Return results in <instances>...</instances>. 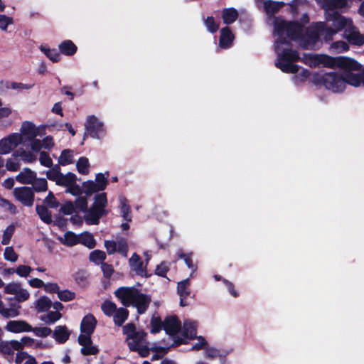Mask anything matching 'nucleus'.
Segmentation results:
<instances>
[{
    "instance_id": "obj_1",
    "label": "nucleus",
    "mask_w": 364,
    "mask_h": 364,
    "mask_svg": "<svg viewBox=\"0 0 364 364\" xmlns=\"http://www.w3.org/2000/svg\"><path fill=\"white\" fill-rule=\"evenodd\" d=\"M114 294L120 300L123 306L135 307L139 314H144L151 302L149 295L141 293L134 287H119L114 291Z\"/></svg>"
},
{
    "instance_id": "obj_2",
    "label": "nucleus",
    "mask_w": 364,
    "mask_h": 364,
    "mask_svg": "<svg viewBox=\"0 0 364 364\" xmlns=\"http://www.w3.org/2000/svg\"><path fill=\"white\" fill-rule=\"evenodd\" d=\"M343 75L335 72L326 73L323 75L315 74L312 82L316 85H323L326 89L333 92H342L346 87V84L350 85L348 75Z\"/></svg>"
},
{
    "instance_id": "obj_3",
    "label": "nucleus",
    "mask_w": 364,
    "mask_h": 364,
    "mask_svg": "<svg viewBox=\"0 0 364 364\" xmlns=\"http://www.w3.org/2000/svg\"><path fill=\"white\" fill-rule=\"evenodd\" d=\"M107 205V193L105 192L96 194L94 198V203L87 208V214L85 215V220L87 225H98L100 218L108 214L106 210Z\"/></svg>"
},
{
    "instance_id": "obj_4",
    "label": "nucleus",
    "mask_w": 364,
    "mask_h": 364,
    "mask_svg": "<svg viewBox=\"0 0 364 364\" xmlns=\"http://www.w3.org/2000/svg\"><path fill=\"white\" fill-rule=\"evenodd\" d=\"M299 59L300 57L297 50L286 48L281 53H278V59L275 63V66L283 73L295 74L299 71V67L293 63L299 61Z\"/></svg>"
},
{
    "instance_id": "obj_5",
    "label": "nucleus",
    "mask_w": 364,
    "mask_h": 364,
    "mask_svg": "<svg viewBox=\"0 0 364 364\" xmlns=\"http://www.w3.org/2000/svg\"><path fill=\"white\" fill-rule=\"evenodd\" d=\"M303 27L296 21H287L285 20H276L274 30L277 35L286 33L291 40H296L301 36Z\"/></svg>"
},
{
    "instance_id": "obj_6",
    "label": "nucleus",
    "mask_w": 364,
    "mask_h": 364,
    "mask_svg": "<svg viewBox=\"0 0 364 364\" xmlns=\"http://www.w3.org/2000/svg\"><path fill=\"white\" fill-rule=\"evenodd\" d=\"M84 138L89 135L94 139H101L105 135L104 124L95 115L88 116L85 124Z\"/></svg>"
},
{
    "instance_id": "obj_7",
    "label": "nucleus",
    "mask_w": 364,
    "mask_h": 364,
    "mask_svg": "<svg viewBox=\"0 0 364 364\" xmlns=\"http://www.w3.org/2000/svg\"><path fill=\"white\" fill-rule=\"evenodd\" d=\"M14 196L16 200L23 206H33L35 200V194L33 188L29 186L16 187L14 189Z\"/></svg>"
},
{
    "instance_id": "obj_8",
    "label": "nucleus",
    "mask_w": 364,
    "mask_h": 364,
    "mask_svg": "<svg viewBox=\"0 0 364 364\" xmlns=\"http://www.w3.org/2000/svg\"><path fill=\"white\" fill-rule=\"evenodd\" d=\"M23 141L21 134L12 133L0 140V154H9L14 149L17 147Z\"/></svg>"
},
{
    "instance_id": "obj_9",
    "label": "nucleus",
    "mask_w": 364,
    "mask_h": 364,
    "mask_svg": "<svg viewBox=\"0 0 364 364\" xmlns=\"http://www.w3.org/2000/svg\"><path fill=\"white\" fill-rule=\"evenodd\" d=\"M336 68L342 70L341 74L345 75L347 73H353V71L361 70L362 65L353 58L346 56H338Z\"/></svg>"
},
{
    "instance_id": "obj_10",
    "label": "nucleus",
    "mask_w": 364,
    "mask_h": 364,
    "mask_svg": "<svg viewBox=\"0 0 364 364\" xmlns=\"http://www.w3.org/2000/svg\"><path fill=\"white\" fill-rule=\"evenodd\" d=\"M314 65L319 66L322 65L323 67L329 68H336L338 56L333 57L328 55L314 54L309 57Z\"/></svg>"
},
{
    "instance_id": "obj_11",
    "label": "nucleus",
    "mask_w": 364,
    "mask_h": 364,
    "mask_svg": "<svg viewBox=\"0 0 364 364\" xmlns=\"http://www.w3.org/2000/svg\"><path fill=\"white\" fill-rule=\"evenodd\" d=\"M181 328V322L177 316H166L164 319V330L166 333L171 336H176Z\"/></svg>"
},
{
    "instance_id": "obj_12",
    "label": "nucleus",
    "mask_w": 364,
    "mask_h": 364,
    "mask_svg": "<svg viewBox=\"0 0 364 364\" xmlns=\"http://www.w3.org/2000/svg\"><path fill=\"white\" fill-rule=\"evenodd\" d=\"M5 328L6 331L14 333L30 332L33 330V327L26 321L23 320L10 321L7 323Z\"/></svg>"
},
{
    "instance_id": "obj_13",
    "label": "nucleus",
    "mask_w": 364,
    "mask_h": 364,
    "mask_svg": "<svg viewBox=\"0 0 364 364\" xmlns=\"http://www.w3.org/2000/svg\"><path fill=\"white\" fill-rule=\"evenodd\" d=\"M177 293L180 296V306H186L188 305L186 299L191 294L190 280L189 279H183L178 283Z\"/></svg>"
},
{
    "instance_id": "obj_14",
    "label": "nucleus",
    "mask_w": 364,
    "mask_h": 364,
    "mask_svg": "<svg viewBox=\"0 0 364 364\" xmlns=\"http://www.w3.org/2000/svg\"><path fill=\"white\" fill-rule=\"evenodd\" d=\"M344 37L352 46H362L364 45V36L357 29L346 30Z\"/></svg>"
},
{
    "instance_id": "obj_15",
    "label": "nucleus",
    "mask_w": 364,
    "mask_h": 364,
    "mask_svg": "<svg viewBox=\"0 0 364 364\" xmlns=\"http://www.w3.org/2000/svg\"><path fill=\"white\" fill-rule=\"evenodd\" d=\"M234 38L235 36L228 26L223 28L220 31L219 46L223 49L230 48L232 44Z\"/></svg>"
},
{
    "instance_id": "obj_16",
    "label": "nucleus",
    "mask_w": 364,
    "mask_h": 364,
    "mask_svg": "<svg viewBox=\"0 0 364 364\" xmlns=\"http://www.w3.org/2000/svg\"><path fill=\"white\" fill-rule=\"evenodd\" d=\"M97 325V320L95 317L91 314H87L85 316L80 323V331L81 333H93Z\"/></svg>"
},
{
    "instance_id": "obj_17",
    "label": "nucleus",
    "mask_w": 364,
    "mask_h": 364,
    "mask_svg": "<svg viewBox=\"0 0 364 364\" xmlns=\"http://www.w3.org/2000/svg\"><path fill=\"white\" fill-rule=\"evenodd\" d=\"M36 179V173L26 167L16 176V180L22 184H32Z\"/></svg>"
},
{
    "instance_id": "obj_18",
    "label": "nucleus",
    "mask_w": 364,
    "mask_h": 364,
    "mask_svg": "<svg viewBox=\"0 0 364 364\" xmlns=\"http://www.w3.org/2000/svg\"><path fill=\"white\" fill-rule=\"evenodd\" d=\"M21 132V136H26L28 140L33 139L38 134V129L35 124L29 121H25L22 123Z\"/></svg>"
},
{
    "instance_id": "obj_19",
    "label": "nucleus",
    "mask_w": 364,
    "mask_h": 364,
    "mask_svg": "<svg viewBox=\"0 0 364 364\" xmlns=\"http://www.w3.org/2000/svg\"><path fill=\"white\" fill-rule=\"evenodd\" d=\"M70 335V333L65 326H58L53 331V337L58 343L62 344L69 339Z\"/></svg>"
},
{
    "instance_id": "obj_20",
    "label": "nucleus",
    "mask_w": 364,
    "mask_h": 364,
    "mask_svg": "<svg viewBox=\"0 0 364 364\" xmlns=\"http://www.w3.org/2000/svg\"><path fill=\"white\" fill-rule=\"evenodd\" d=\"M58 48L60 53L68 56L75 55L77 50V47L71 40L63 41L58 46Z\"/></svg>"
},
{
    "instance_id": "obj_21",
    "label": "nucleus",
    "mask_w": 364,
    "mask_h": 364,
    "mask_svg": "<svg viewBox=\"0 0 364 364\" xmlns=\"http://www.w3.org/2000/svg\"><path fill=\"white\" fill-rule=\"evenodd\" d=\"M129 264L132 269L136 272L139 275L143 276L145 274L146 269L143 267V262L136 253H134L129 259Z\"/></svg>"
},
{
    "instance_id": "obj_22",
    "label": "nucleus",
    "mask_w": 364,
    "mask_h": 364,
    "mask_svg": "<svg viewBox=\"0 0 364 364\" xmlns=\"http://www.w3.org/2000/svg\"><path fill=\"white\" fill-rule=\"evenodd\" d=\"M147 333L144 331H139V333L134 337L127 341V346L131 351H133L134 348H138L143 346L145 343V338Z\"/></svg>"
},
{
    "instance_id": "obj_23",
    "label": "nucleus",
    "mask_w": 364,
    "mask_h": 364,
    "mask_svg": "<svg viewBox=\"0 0 364 364\" xmlns=\"http://www.w3.org/2000/svg\"><path fill=\"white\" fill-rule=\"evenodd\" d=\"M238 11L233 7L224 9L222 11V18L225 24L234 23L238 18Z\"/></svg>"
},
{
    "instance_id": "obj_24",
    "label": "nucleus",
    "mask_w": 364,
    "mask_h": 364,
    "mask_svg": "<svg viewBox=\"0 0 364 364\" xmlns=\"http://www.w3.org/2000/svg\"><path fill=\"white\" fill-rule=\"evenodd\" d=\"M36 211L40 219L46 224L50 225L53 223L52 212L43 205H36Z\"/></svg>"
},
{
    "instance_id": "obj_25",
    "label": "nucleus",
    "mask_w": 364,
    "mask_h": 364,
    "mask_svg": "<svg viewBox=\"0 0 364 364\" xmlns=\"http://www.w3.org/2000/svg\"><path fill=\"white\" fill-rule=\"evenodd\" d=\"M284 6V3L283 1H273L271 0H268L264 3V11L269 16H272L275 14Z\"/></svg>"
},
{
    "instance_id": "obj_26",
    "label": "nucleus",
    "mask_w": 364,
    "mask_h": 364,
    "mask_svg": "<svg viewBox=\"0 0 364 364\" xmlns=\"http://www.w3.org/2000/svg\"><path fill=\"white\" fill-rule=\"evenodd\" d=\"M129 311L125 308L117 309L114 314L113 315V319L114 324L117 326H121L128 318Z\"/></svg>"
},
{
    "instance_id": "obj_27",
    "label": "nucleus",
    "mask_w": 364,
    "mask_h": 364,
    "mask_svg": "<svg viewBox=\"0 0 364 364\" xmlns=\"http://www.w3.org/2000/svg\"><path fill=\"white\" fill-rule=\"evenodd\" d=\"M79 244H82L89 249H92L96 245V241L92 234L85 232L79 235Z\"/></svg>"
},
{
    "instance_id": "obj_28",
    "label": "nucleus",
    "mask_w": 364,
    "mask_h": 364,
    "mask_svg": "<svg viewBox=\"0 0 364 364\" xmlns=\"http://www.w3.org/2000/svg\"><path fill=\"white\" fill-rule=\"evenodd\" d=\"M347 24L346 18L338 13H334L332 18L331 26L337 30L338 32L342 31Z\"/></svg>"
},
{
    "instance_id": "obj_29",
    "label": "nucleus",
    "mask_w": 364,
    "mask_h": 364,
    "mask_svg": "<svg viewBox=\"0 0 364 364\" xmlns=\"http://www.w3.org/2000/svg\"><path fill=\"white\" fill-rule=\"evenodd\" d=\"M120 212L124 220L132 221L131 208L126 198H120Z\"/></svg>"
},
{
    "instance_id": "obj_30",
    "label": "nucleus",
    "mask_w": 364,
    "mask_h": 364,
    "mask_svg": "<svg viewBox=\"0 0 364 364\" xmlns=\"http://www.w3.org/2000/svg\"><path fill=\"white\" fill-rule=\"evenodd\" d=\"M76 181L77 176L72 172H68L65 175L61 174L60 179L57 181V185L68 188L71 184L75 183Z\"/></svg>"
},
{
    "instance_id": "obj_31",
    "label": "nucleus",
    "mask_w": 364,
    "mask_h": 364,
    "mask_svg": "<svg viewBox=\"0 0 364 364\" xmlns=\"http://www.w3.org/2000/svg\"><path fill=\"white\" fill-rule=\"evenodd\" d=\"M51 306V300L46 296H41L36 301V309L38 311V312H45L48 311Z\"/></svg>"
},
{
    "instance_id": "obj_32",
    "label": "nucleus",
    "mask_w": 364,
    "mask_h": 364,
    "mask_svg": "<svg viewBox=\"0 0 364 364\" xmlns=\"http://www.w3.org/2000/svg\"><path fill=\"white\" fill-rule=\"evenodd\" d=\"M348 77L350 85L359 87L363 85L364 86V68L359 73H349Z\"/></svg>"
},
{
    "instance_id": "obj_33",
    "label": "nucleus",
    "mask_w": 364,
    "mask_h": 364,
    "mask_svg": "<svg viewBox=\"0 0 364 364\" xmlns=\"http://www.w3.org/2000/svg\"><path fill=\"white\" fill-rule=\"evenodd\" d=\"M76 168L80 174H88L90 171V163L88 159L85 156L80 157L76 163Z\"/></svg>"
},
{
    "instance_id": "obj_34",
    "label": "nucleus",
    "mask_w": 364,
    "mask_h": 364,
    "mask_svg": "<svg viewBox=\"0 0 364 364\" xmlns=\"http://www.w3.org/2000/svg\"><path fill=\"white\" fill-rule=\"evenodd\" d=\"M197 329L194 323H184L183 336L184 338L194 339L196 338Z\"/></svg>"
},
{
    "instance_id": "obj_35",
    "label": "nucleus",
    "mask_w": 364,
    "mask_h": 364,
    "mask_svg": "<svg viewBox=\"0 0 364 364\" xmlns=\"http://www.w3.org/2000/svg\"><path fill=\"white\" fill-rule=\"evenodd\" d=\"M73 151L70 149H64L61 151L58 163L61 166L71 164L73 162Z\"/></svg>"
},
{
    "instance_id": "obj_36",
    "label": "nucleus",
    "mask_w": 364,
    "mask_h": 364,
    "mask_svg": "<svg viewBox=\"0 0 364 364\" xmlns=\"http://www.w3.org/2000/svg\"><path fill=\"white\" fill-rule=\"evenodd\" d=\"M82 186L83 193L87 196H90L95 193L101 191L100 189H98V186L95 182L92 180H88L83 182Z\"/></svg>"
},
{
    "instance_id": "obj_37",
    "label": "nucleus",
    "mask_w": 364,
    "mask_h": 364,
    "mask_svg": "<svg viewBox=\"0 0 364 364\" xmlns=\"http://www.w3.org/2000/svg\"><path fill=\"white\" fill-rule=\"evenodd\" d=\"M62 242L68 247L76 245L79 244V235L72 231H67L64 234V240Z\"/></svg>"
},
{
    "instance_id": "obj_38",
    "label": "nucleus",
    "mask_w": 364,
    "mask_h": 364,
    "mask_svg": "<svg viewBox=\"0 0 364 364\" xmlns=\"http://www.w3.org/2000/svg\"><path fill=\"white\" fill-rule=\"evenodd\" d=\"M32 187L33 193L45 192L48 190V182L46 178H37L35 182L32 183Z\"/></svg>"
},
{
    "instance_id": "obj_39",
    "label": "nucleus",
    "mask_w": 364,
    "mask_h": 364,
    "mask_svg": "<svg viewBox=\"0 0 364 364\" xmlns=\"http://www.w3.org/2000/svg\"><path fill=\"white\" fill-rule=\"evenodd\" d=\"M41 50L53 63H58L61 59L60 53L55 48L51 49L41 46Z\"/></svg>"
},
{
    "instance_id": "obj_40",
    "label": "nucleus",
    "mask_w": 364,
    "mask_h": 364,
    "mask_svg": "<svg viewBox=\"0 0 364 364\" xmlns=\"http://www.w3.org/2000/svg\"><path fill=\"white\" fill-rule=\"evenodd\" d=\"M151 333L156 334L164 329V321H163L159 316H153L151 319Z\"/></svg>"
},
{
    "instance_id": "obj_41",
    "label": "nucleus",
    "mask_w": 364,
    "mask_h": 364,
    "mask_svg": "<svg viewBox=\"0 0 364 364\" xmlns=\"http://www.w3.org/2000/svg\"><path fill=\"white\" fill-rule=\"evenodd\" d=\"M0 314L6 318H14L19 315V310L17 308H6L2 301L0 306Z\"/></svg>"
},
{
    "instance_id": "obj_42",
    "label": "nucleus",
    "mask_w": 364,
    "mask_h": 364,
    "mask_svg": "<svg viewBox=\"0 0 364 364\" xmlns=\"http://www.w3.org/2000/svg\"><path fill=\"white\" fill-rule=\"evenodd\" d=\"M89 259L96 264H102L106 259V254L102 250H95L90 252Z\"/></svg>"
},
{
    "instance_id": "obj_43",
    "label": "nucleus",
    "mask_w": 364,
    "mask_h": 364,
    "mask_svg": "<svg viewBox=\"0 0 364 364\" xmlns=\"http://www.w3.org/2000/svg\"><path fill=\"white\" fill-rule=\"evenodd\" d=\"M101 309L106 316H111L114 314L117 308V305L113 301L105 300L102 303Z\"/></svg>"
},
{
    "instance_id": "obj_44",
    "label": "nucleus",
    "mask_w": 364,
    "mask_h": 364,
    "mask_svg": "<svg viewBox=\"0 0 364 364\" xmlns=\"http://www.w3.org/2000/svg\"><path fill=\"white\" fill-rule=\"evenodd\" d=\"M61 171L59 165H55L50 170L46 171V176L48 179L52 181H55L57 183L60 179Z\"/></svg>"
},
{
    "instance_id": "obj_45",
    "label": "nucleus",
    "mask_w": 364,
    "mask_h": 364,
    "mask_svg": "<svg viewBox=\"0 0 364 364\" xmlns=\"http://www.w3.org/2000/svg\"><path fill=\"white\" fill-rule=\"evenodd\" d=\"M204 24L207 30L211 33H216L220 26V23H217L213 16H208L206 18H205Z\"/></svg>"
},
{
    "instance_id": "obj_46",
    "label": "nucleus",
    "mask_w": 364,
    "mask_h": 364,
    "mask_svg": "<svg viewBox=\"0 0 364 364\" xmlns=\"http://www.w3.org/2000/svg\"><path fill=\"white\" fill-rule=\"evenodd\" d=\"M123 333L127 336V341L134 338L139 331L136 329V326L134 323H129L123 326Z\"/></svg>"
},
{
    "instance_id": "obj_47",
    "label": "nucleus",
    "mask_w": 364,
    "mask_h": 364,
    "mask_svg": "<svg viewBox=\"0 0 364 364\" xmlns=\"http://www.w3.org/2000/svg\"><path fill=\"white\" fill-rule=\"evenodd\" d=\"M87 199L86 196H78L74 201L75 209H77L83 213L87 211Z\"/></svg>"
},
{
    "instance_id": "obj_48",
    "label": "nucleus",
    "mask_w": 364,
    "mask_h": 364,
    "mask_svg": "<svg viewBox=\"0 0 364 364\" xmlns=\"http://www.w3.org/2000/svg\"><path fill=\"white\" fill-rule=\"evenodd\" d=\"M73 278L78 285L84 287L87 284V274L86 271L80 269L73 274Z\"/></svg>"
},
{
    "instance_id": "obj_49",
    "label": "nucleus",
    "mask_w": 364,
    "mask_h": 364,
    "mask_svg": "<svg viewBox=\"0 0 364 364\" xmlns=\"http://www.w3.org/2000/svg\"><path fill=\"white\" fill-rule=\"evenodd\" d=\"M43 203L50 208H57L60 205L59 201L52 191L48 192V196L43 200Z\"/></svg>"
},
{
    "instance_id": "obj_50",
    "label": "nucleus",
    "mask_w": 364,
    "mask_h": 364,
    "mask_svg": "<svg viewBox=\"0 0 364 364\" xmlns=\"http://www.w3.org/2000/svg\"><path fill=\"white\" fill-rule=\"evenodd\" d=\"M58 297L62 301L67 302L73 300L75 298V293L68 289L59 290Z\"/></svg>"
},
{
    "instance_id": "obj_51",
    "label": "nucleus",
    "mask_w": 364,
    "mask_h": 364,
    "mask_svg": "<svg viewBox=\"0 0 364 364\" xmlns=\"http://www.w3.org/2000/svg\"><path fill=\"white\" fill-rule=\"evenodd\" d=\"M15 231V226L14 225H9L6 230L4 231L3 238L1 240V244L4 245H6L9 244L12 235Z\"/></svg>"
},
{
    "instance_id": "obj_52",
    "label": "nucleus",
    "mask_w": 364,
    "mask_h": 364,
    "mask_svg": "<svg viewBox=\"0 0 364 364\" xmlns=\"http://www.w3.org/2000/svg\"><path fill=\"white\" fill-rule=\"evenodd\" d=\"M30 294L26 289H22L21 287L17 291L14 298H9V300L14 301L16 300L17 302L21 303L29 299Z\"/></svg>"
},
{
    "instance_id": "obj_53",
    "label": "nucleus",
    "mask_w": 364,
    "mask_h": 364,
    "mask_svg": "<svg viewBox=\"0 0 364 364\" xmlns=\"http://www.w3.org/2000/svg\"><path fill=\"white\" fill-rule=\"evenodd\" d=\"M62 314L57 311H49L46 316H41V319L45 321L46 323H55L60 319Z\"/></svg>"
},
{
    "instance_id": "obj_54",
    "label": "nucleus",
    "mask_w": 364,
    "mask_h": 364,
    "mask_svg": "<svg viewBox=\"0 0 364 364\" xmlns=\"http://www.w3.org/2000/svg\"><path fill=\"white\" fill-rule=\"evenodd\" d=\"M95 183L98 186V189L101 191H104L108 184L107 178L102 173H98L95 176Z\"/></svg>"
},
{
    "instance_id": "obj_55",
    "label": "nucleus",
    "mask_w": 364,
    "mask_h": 364,
    "mask_svg": "<svg viewBox=\"0 0 364 364\" xmlns=\"http://www.w3.org/2000/svg\"><path fill=\"white\" fill-rule=\"evenodd\" d=\"M39 161L40 164L45 167L51 168L53 166V160L46 151L40 153Z\"/></svg>"
},
{
    "instance_id": "obj_56",
    "label": "nucleus",
    "mask_w": 364,
    "mask_h": 364,
    "mask_svg": "<svg viewBox=\"0 0 364 364\" xmlns=\"http://www.w3.org/2000/svg\"><path fill=\"white\" fill-rule=\"evenodd\" d=\"M4 256L6 260L11 262H14L18 259V255L15 252L12 247L5 248Z\"/></svg>"
},
{
    "instance_id": "obj_57",
    "label": "nucleus",
    "mask_w": 364,
    "mask_h": 364,
    "mask_svg": "<svg viewBox=\"0 0 364 364\" xmlns=\"http://www.w3.org/2000/svg\"><path fill=\"white\" fill-rule=\"evenodd\" d=\"M178 257L180 259H183L186 263V264L187 265V267L189 268V269H191L192 270H196V265L193 264V259H192V253H183V252H181L178 255Z\"/></svg>"
},
{
    "instance_id": "obj_58",
    "label": "nucleus",
    "mask_w": 364,
    "mask_h": 364,
    "mask_svg": "<svg viewBox=\"0 0 364 364\" xmlns=\"http://www.w3.org/2000/svg\"><path fill=\"white\" fill-rule=\"evenodd\" d=\"M99 349L96 346H92V344H90L89 346H85L82 347L80 349V353L83 355H95L99 353Z\"/></svg>"
},
{
    "instance_id": "obj_59",
    "label": "nucleus",
    "mask_w": 364,
    "mask_h": 364,
    "mask_svg": "<svg viewBox=\"0 0 364 364\" xmlns=\"http://www.w3.org/2000/svg\"><path fill=\"white\" fill-rule=\"evenodd\" d=\"M21 284L18 282H11L6 284L4 287V293L8 294H14L17 293V291L21 288Z\"/></svg>"
},
{
    "instance_id": "obj_60",
    "label": "nucleus",
    "mask_w": 364,
    "mask_h": 364,
    "mask_svg": "<svg viewBox=\"0 0 364 364\" xmlns=\"http://www.w3.org/2000/svg\"><path fill=\"white\" fill-rule=\"evenodd\" d=\"M92 333H82L79 335L77 338L78 343L83 346H89L90 344H92V341L91 338V335Z\"/></svg>"
},
{
    "instance_id": "obj_61",
    "label": "nucleus",
    "mask_w": 364,
    "mask_h": 364,
    "mask_svg": "<svg viewBox=\"0 0 364 364\" xmlns=\"http://www.w3.org/2000/svg\"><path fill=\"white\" fill-rule=\"evenodd\" d=\"M128 250H129V247H128V245H127L126 240L121 239L120 240H119L117 242L116 252H118L119 254H121L124 257H127Z\"/></svg>"
},
{
    "instance_id": "obj_62",
    "label": "nucleus",
    "mask_w": 364,
    "mask_h": 364,
    "mask_svg": "<svg viewBox=\"0 0 364 364\" xmlns=\"http://www.w3.org/2000/svg\"><path fill=\"white\" fill-rule=\"evenodd\" d=\"M31 331H33L36 336L43 338L48 336L52 333L51 329L48 327H35L33 328Z\"/></svg>"
},
{
    "instance_id": "obj_63",
    "label": "nucleus",
    "mask_w": 364,
    "mask_h": 364,
    "mask_svg": "<svg viewBox=\"0 0 364 364\" xmlns=\"http://www.w3.org/2000/svg\"><path fill=\"white\" fill-rule=\"evenodd\" d=\"M168 270L169 267L168 263L166 262H161V264L157 265L155 270V274L161 277H166V274Z\"/></svg>"
},
{
    "instance_id": "obj_64",
    "label": "nucleus",
    "mask_w": 364,
    "mask_h": 364,
    "mask_svg": "<svg viewBox=\"0 0 364 364\" xmlns=\"http://www.w3.org/2000/svg\"><path fill=\"white\" fill-rule=\"evenodd\" d=\"M332 48L338 52H346L349 50V43L343 41H338L332 43Z\"/></svg>"
}]
</instances>
